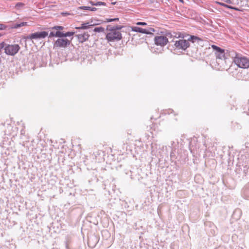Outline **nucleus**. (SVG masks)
<instances>
[{"instance_id": "f257e3e1", "label": "nucleus", "mask_w": 249, "mask_h": 249, "mask_svg": "<svg viewBox=\"0 0 249 249\" xmlns=\"http://www.w3.org/2000/svg\"><path fill=\"white\" fill-rule=\"evenodd\" d=\"M191 41L193 43L197 42L198 44H201L203 42V39L195 36H191L187 39H178L177 40H173L172 42L174 43V46L178 50H186L187 48L189 47L190 43Z\"/></svg>"}, {"instance_id": "f03ea898", "label": "nucleus", "mask_w": 249, "mask_h": 249, "mask_svg": "<svg viewBox=\"0 0 249 249\" xmlns=\"http://www.w3.org/2000/svg\"><path fill=\"white\" fill-rule=\"evenodd\" d=\"M106 30L107 32L106 34V39L108 42H118L122 39L121 31L114 30L111 28V25H107Z\"/></svg>"}, {"instance_id": "7ed1b4c3", "label": "nucleus", "mask_w": 249, "mask_h": 249, "mask_svg": "<svg viewBox=\"0 0 249 249\" xmlns=\"http://www.w3.org/2000/svg\"><path fill=\"white\" fill-rule=\"evenodd\" d=\"M233 55V62L238 67L242 69H247L249 67V60L245 56L237 53L235 52H232Z\"/></svg>"}, {"instance_id": "20e7f679", "label": "nucleus", "mask_w": 249, "mask_h": 249, "mask_svg": "<svg viewBox=\"0 0 249 249\" xmlns=\"http://www.w3.org/2000/svg\"><path fill=\"white\" fill-rule=\"evenodd\" d=\"M20 47L18 44H8L5 46L4 53L6 54L11 56L15 55L20 50Z\"/></svg>"}, {"instance_id": "39448f33", "label": "nucleus", "mask_w": 249, "mask_h": 249, "mask_svg": "<svg viewBox=\"0 0 249 249\" xmlns=\"http://www.w3.org/2000/svg\"><path fill=\"white\" fill-rule=\"evenodd\" d=\"M71 43V41L68 40L67 38H60L57 39L53 44V48H65L68 47Z\"/></svg>"}, {"instance_id": "423d86ee", "label": "nucleus", "mask_w": 249, "mask_h": 249, "mask_svg": "<svg viewBox=\"0 0 249 249\" xmlns=\"http://www.w3.org/2000/svg\"><path fill=\"white\" fill-rule=\"evenodd\" d=\"M154 42L155 44L158 46H164L168 42V39L165 36H156L154 38Z\"/></svg>"}, {"instance_id": "0eeeda50", "label": "nucleus", "mask_w": 249, "mask_h": 249, "mask_svg": "<svg viewBox=\"0 0 249 249\" xmlns=\"http://www.w3.org/2000/svg\"><path fill=\"white\" fill-rule=\"evenodd\" d=\"M75 36L77 37L79 42L83 43L88 40L90 36L88 32H85L76 35Z\"/></svg>"}, {"instance_id": "6e6552de", "label": "nucleus", "mask_w": 249, "mask_h": 249, "mask_svg": "<svg viewBox=\"0 0 249 249\" xmlns=\"http://www.w3.org/2000/svg\"><path fill=\"white\" fill-rule=\"evenodd\" d=\"M48 35V32L46 31H42L31 34L30 37L31 38H33V39H41L45 38Z\"/></svg>"}, {"instance_id": "1a4fd4ad", "label": "nucleus", "mask_w": 249, "mask_h": 249, "mask_svg": "<svg viewBox=\"0 0 249 249\" xmlns=\"http://www.w3.org/2000/svg\"><path fill=\"white\" fill-rule=\"evenodd\" d=\"M131 31L135 32L140 33H147L146 32L145 29H143L137 26H132L131 27Z\"/></svg>"}, {"instance_id": "9d476101", "label": "nucleus", "mask_w": 249, "mask_h": 249, "mask_svg": "<svg viewBox=\"0 0 249 249\" xmlns=\"http://www.w3.org/2000/svg\"><path fill=\"white\" fill-rule=\"evenodd\" d=\"M216 57V58L219 59H223L225 58V51L224 49H222V50L217 52V53H215Z\"/></svg>"}, {"instance_id": "9b49d317", "label": "nucleus", "mask_w": 249, "mask_h": 249, "mask_svg": "<svg viewBox=\"0 0 249 249\" xmlns=\"http://www.w3.org/2000/svg\"><path fill=\"white\" fill-rule=\"evenodd\" d=\"M91 26L90 25V21H89V22H87V23H82L81 24V26H80V27H76L75 28L76 29H78V30L88 29Z\"/></svg>"}, {"instance_id": "f8f14e48", "label": "nucleus", "mask_w": 249, "mask_h": 249, "mask_svg": "<svg viewBox=\"0 0 249 249\" xmlns=\"http://www.w3.org/2000/svg\"><path fill=\"white\" fill-rule=\"evenodd\" d=\"M103 22L100 20H91L90 21V26H95V25H100V24H101V23H102Z\"/></svg>"}, {"instance_id": "ddd939ff", "label": "nucleus", "mask_w": 249, "mask_h": 249, "mask_svg": "<svg viewBox=\"0 0 249 249\" xmlns=\"http://www.w3.org/2000/svg\"><path fill=\"white\" fill-rule=\"evenodd\" d=\"M56 36L61 37V31H57L55 33L51 32L49 35V37Z\"/></svg>"}, {"instance_id": "4468645a", "label": "nucleus", "mask_w": 249, "mask_h": 249, "mask_svg": "<svg viewBox=\"0 0 249 249\" xmlns=\"http://www.w3.org/2000/svg\"><path fill=\"white\" fill-rule=\"evenodd\" d=\"M74 34V32H68L66 33L61 32V37L71 36Z\"/></svg>"}, {"instance_id": "2eb2a0df", "label": "nucleus", "mask_w": 249, "mask_h": 249, "mask_svg": "<svg viewBox=\"0 0 249 249\" xmlns=\"http://www.w3.org/2000/svg\"><path fill=\"white\" fill-rule=\"evenodd\" d=\"M79 9L83 10H88L92 11H95L96 10V8L95 7H91L89 6H81L79 7Z\"/></svg>"}, {"instance_id": "dca6fc26", "label": "nucleus", "mask_w": 249, "mask_h": 249, "mask_svg": "<svg viewBox=\"0 0 249 249\" xmlns=\"http://www.w3.org/2000/svg\"><path fill=\"white\" fill-rule=\"evenodd\" d=\"M93 31L95 32H98V33H100V32L103 33L105 32V29L102 27H95L93 29Z\"/></svg>"}, {"instance_id": "f3484780", "label": "nucleus", "mask_w": 249, "mask_h": 249, "mask_svg": "<svg viewBox=\"0 0 249 249\" xmlns=\"http://www.w3.org/2000/svg\"><path fill=\"white\" fill-rule=\"evenodd\" d=\"M119 20V18H106L105 20L104 21H102L103 22H112V21H117Z\"/></svg>"}, {"instance_id": "a211bd4d", "label": "nucleus", "mask_w": 249, "mask_h": 249, "mask_svg": "<svg viewBox=\"0 0 249 249\" xmlns=\"http://www.w3.org/2000/svg\"><path fill=\"white\" fill-rule=\"evenodd\" d=\"M146 32L147 33H144L145 34H152L153 32H155V30L153 28H149L147 29H146Z\"/></svg>"}, {"instance_id": "6ab92c4d", "label": "nucleus", "mask_w": 249, "mask_h": 249, "mask_svg": "<svg viewBox=\"0 0 249 249\" xmlns=\"http://www.w3.org/2000/svg\"><path fill=\"white\" fill-rule=\"evenodd\" d=\"M212 47L215 51V53H217V52H219L222 50V49L214 45H213L212 46Z\"/></svg>"}, {"instance_id": "aec40b11", "label": "nucleus", "mask_w": 249, "mask_h": 249, "mask_svg": "<svg viewBox=\"0 0 249 249\" xmlns=\"http://www.w3.org/2000/svg\"><path fill=\"white\" fill-rule=\"evenodd\" d=\"M64 29L63 26H55L52 28V29L56 30L57 31H60L61 30H63Z\"/></svg>"}, {"instance_id": "412c9836", "label": "nucleus", "mask_w": 249, "mask_h": 249, "mask_svg": "<svg viewBox=\"0 0 249 249\" xmlns=\"http://www.w3.org/2000/svg\"><path fill=\"white\" fill-rule=\"evenodd\" d=\"M123 26L121 25H115L113 26H111V28H112L114 30H117L118 31H120L121 29L123 28Z\"/></svg>"}, {"instance_id": "4be33fe9", "label": "nucleus", "mask_w": 249, "mask_h": 249, "mask_svg": "<svg viewBox=\"0 0 249 249\" xmlns=\"http://www.w3.org/2000/svg\"><path fill=\"white\" fill-rule=\"evenodd\" d=\"M7 45V44L5 43L3 41L1 42L0 43V51H1V49H4V50H5V46H6Z\"/></svg>"}, {"instance_id": "5701e85b", "label": "nucleus", "mask_w": 249, "mask_h": 249, "mask_svg": "<svg viewBox=\"0 0 249 249\" xmlns=\"http://www.w3.org/2000/svg\"><path fill=\"white\" fill-rule=\"evenodd\" d=\"M101 5L106 6V4L105 2L99 1V2H96V4H95V6H101Z\"/></svg>"}, {"instance_id": "b1692460", "label": "nucleus", "mask_w": 249, "mask_h": 249, "mask_svg": "<svg viewBox=\"0 0 249 249\" xmlns=\"http://www.w3.org/2000/svg\"><path fill=\"white\" fill-rule=\"evenodd\" d=\"M137 25H141V26H145L147 25V23L144 22H137L136 23Z\"/></svg>"}, {"instance_id": "393cba45", "label": "nucleus", "mask_w": 249, "mask_h": 249, "mask_svg": "<svg viewBox=\"0 0 249 249\" xmlns=\"http://www.w3.org/2000/svg\"><path fill=\"white\" fill-rule=\"evenodd\" d=\"M6 28V25L3 24H0V30H2L5 29Z\"/></svg>"}, {"instance_id": "a878e982", "label": "nucleus", "mask_w": 249, "mask_h": 249, "mask_svg": "<svg viewBox=\"0 0 249 249\" xmlns=\"http://www.w3.org/2000/svg\"><path fill=\"white\" fill-rule=\"evenodd\" d=\"M24 5V4L22 3H21V2H19V3H18L16 6L17 7H22Z\"/></svg>"}, {"instance_id": "bb28decb", "label": "nucleus", "mask_w": 249, "mask_h": 249, "mask_svg": "<svg viewBox=\"0 0 249 249\" xmlns=\"http://www.w3.org/2000/svg\"><path fill=\"white\" fill-rule=\"evenodd\" d=\"M219 5H221V6H224L225 7H227V6L228 5L224 3H222V2H217Z\"/></svg>"}, {"instance_id": "cd10ccee", "label": "nucleus", "mask_w": 249, "mask_h": 249, "mask_svg": "<svg viewBox=\"0 0 249 249\" xmlns=\"http://www.w3.org/2000/svg\"><path fill=\"white\" fill-rule=\"evenodd\" d=\"M30 36H31V35H29V36H25V37H24V38H25V39H26V40H27V39H33V38H31Z\"/></svg>"}, {"instance_id": "c85d7f7f", "label": "nucleus", "mask_w": 249, "mask_h": 249, "mask_svg": "<svg viewBox=\"0 0 249 249\" xmlns=\"http://www.w3.org/2000/svg\"><path fill=\"white\" fill-rule=\"evenodd\" d=\"M14 28H18L19 27H20V24H16L14 25Z\"/></svg>"}, {"instance_id": "c756f323", "label": "nucleus", "mask_w": 249, "mask_h": 249, "mask_svg": "<svg viewBox=\"0 0 249 249\" xmlns=\"http://www.w3.org/2000/svg\"><path fill=\"white\" fill-rule=\"evenodd\" d=\"M19 24H20V27H21V26H23L26 25L27 23L26 22H21Z\"/></svg>"}, {"instance_id": "7c9ffc66", "label": "nucleus", "mask_w": 249, "mask_h": 249, "mask_svg": "<svg viewBox=\"0 0 249 249\" xmlns=\"http://www.w3.org/2000/svg\"><path fill=\"white\" fill-rule=\"evenodd\" d=\"M227 8H229V9H233L234 10V7H232L231 6H230V5H228L227 6Z\"/></svg>"}, {"instance_id": "2f4dec72", "label": "nucleus", "mask_w": 249, "mask_h": 249, "mask_svg": "<svg viewBox=\"0 0 249 249\" xmlns=\"http://www.w3.org/2000/svg\"><path fill=\"white\" fill-rule=\"evenodd\" d=\"M62 14L63 15H64V16H67V15H70V14H69V13H62Z\"/></svg>"}, {"instance_id": "473e14b6", "label": "nucleus", "mask_w": 249, "mask_h": 249, "mask_svg": "<svg viewBox=\"0 0 249 249\" xmlns=\"http://www.w3.org/2000/svg\"><path fill=\"white\" fill-rule=\"evenodd\" d=\"M90 3H91V4L92 5H95V4H96V2H94L92 1H90Z\"/></svg>"}, {"instance_id": "72a5a7b5", "label": "nucleus", "mask_w": 249, "mask_h": 249, "mask_svg": "<svg viewBox=\"0 0 249 249\" xmlns=\"http://www.w3.org/2000/svg\"><path fill=\"white\" fill-rule=\"evenodd\" d=\"M227 3H231V0H226L225 1Z\"/></svg>"}, {"instance_id": "f704fd0d", "label": "nucleus", "mask_w": 249, "mask_h": 249, "mask_svg": "<svg viewBox=\"0 0 249 249\" xmlns=\"http://www.w3.org/2000/svg\"><path fill=\"white\" fill-rule=\"evenodd\" d=\"M234 10L236 11H240V10L238 8L234 7Z\"/></svg>"}, {"instance_id": "c9c22d12", "label": "nucleus", "mask_w": 249, "mask_h": 249, "mask_svg": "<svg viewBox=\"0 0 249 249\" xmlns=\"http://www.w3.org/2000/svg\"><path fill=\"white\" fill-rule=\"evenodd\" d=\"M247 74H248V76H247V79L248 80H249V71L247 72Z\"/></svg>"}, {"instance_id": "e433bc0d", "label": "nucleus", "mask_w": 249, "mask_h": 249, "mask_svg": "<svg viewBox=\"0 0 249 249\" xmlns=\"http://www.w3.org/2000/svg\"><path fill=\"white\" fill-rule=\"evenodd\" d=\"M247 74H248V76H247V79L248 80H249V71L247 72Z\"/></svg>"}, {"instance_id": "4c0bfd02", "label": "nucleus", "mask_w": 249, "mask_h": 249, "mask_svg": "<svg viewBox=\"0 0 249 249\" xmlns=\"http://www.w3.org/2000/svg\"><path fill=\"white\" fill-rule=\"evenodd\" d=\"M94 238L95 239V245L97 243V238L96 237H94Z\"/></svg>"}, {"instance_id": "58836bf2", "label": "nucleus", "mask_w": 249, "mask_h": 249, "mask_svg": "<svg viewBox=\"0 0 249 249\" xmlns=\"http://www.w3.org/2000/svg\"><path fill=\"white\" fill-rule=\"evenodd\" d=\"M90 240L89 239L88 240V244L89 245L90 244Z\"/></svg>"}, {"instance_id": "ea45409f", "label": "nucleus", "mask_w": 249, "mask_h": 249, "mask_svg": "<svg viewBox=\"0 0 249 249\" xmlns=\"http://www.w3.org/2000/svg\"><path fill=\"white\" fill-rule=\"evenodd\" d=\"M180 2H183V0H179Z\"/></svg>"}, {"instance_id": "a19ab883", "label": "nucleus", "mask_w": 249, "mask_h": 249, "mask_svg": "<svg viewBox=\"0 0 249 249\" xmlns=\"http://www.w3.org/2000/svg\"><path fill=\"white\" fill-rule=\"evenodd\" d=\"M112 4H115V2L112 3Z\"/></svg>"}]
</instances>
